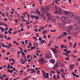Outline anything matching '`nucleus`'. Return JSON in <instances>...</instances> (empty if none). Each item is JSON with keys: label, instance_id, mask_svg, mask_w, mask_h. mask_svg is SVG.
<instances>
[{"label": "nucleus", "instance_id": "47", "mask_svg": "<svg viewBox=\"0 0 80 80\" xmlns=\"http://www.w3.org/2000/svg\"><path fill=\"white\" fill-rule=\"evenodd\" d=\"M35 15H31V17L32 18H35Z\"/></svg>", "mask_w": 80, "mask_h": 80}, {"label": "nucleus", "instance_id": "62", "mask_svg": "<svg viewBox=\"0 0 80 80\" xmlns=\"http://www.w3.org/2000/svg\"><path fill=\"white\" fill-rule=\"evenodd\" d=\"M54 78L55 79V80H57V78H56V75H54Z\"/></svg>", "mask_w": 80, "mask_h": 80}, {"label": "nucleus", "instance_id": "48", "mask_svg": "<svg viewBox=\"0 0 80 80\" xmlns=\"http://www.w3.org/2000/svg\"><path fill=\"white\" fill-rule=\"evenodd\" d=\"M15 23H18V20H17V19H15Z\"/></svg>", "mask_w": 80, "mask_h": 80}, {"label": "nucleus", "instance_id": "15", "mask_svg": "<svg viewBox=\"0 0 80 80\" xmlns=\"http://www.w3.org/2000/svg\"><path fill=\"white\" fill-rule=\"evenodd\" d=\"M0 30H1V31L3 32H4V28H2L0 26Z\"/></svg>", "mask_w": 80, "mask_h": 80}, {"label": "nucleus", "instance_id": "61", "mask_svg": "<svg viewBox=\"0 0 80 80\" xmlns=\"http://www.w3.org/2000/svg\"><path fill=\"white\" fill-rule=\"evenodd\" d=\"M42 38L40 37L39 38V41H41V40H42Z\"/></svg>", "mask_w": 80, "mask_h": 80}, {"label": "nucleus", "instance_id": "46", "mask_svg": "<svg viewBox=\"0 0 80 80\" xmlns=\"http://www.w3.org/2000/svg\"><path fill=\"white\" fill-rule=\"evenodd\" d=\"M34 31H35V32H38V29H34Z\"/></svg>", "mask_w": 80, "mask_h": 80}, {"label": "nucleus", "instance_id": "12", "mask_svg": "<svg viewBox=\"0 0 80 80\" xmlns=\"http://www.w3.org/2000/svg\"><path fill=\"white\" fill-rule=\"evenodd\" d=\"M36 13L38 15H40V12L38 11V9H37L36 10Z\"/></svg>", "mask_w": 80, "mask_h": 80}, {"label": "nucleus", "instance_id": "45", "mask_svg": "<svg viewBox=\"0 0 80 80\" xmlns=\"http://www.w3.org/2000/svg\"><path fill=\"white\" fill-rule=\"evenodd\" d=\"M61 37H62V35H60L59 36L58 38V39H60L61 38Z\"/></svg>", "mask_w": 80, "mask_h": 80}, {"label": "nucleus", "instance_id": "23", "mask_svg": "<svg viewBox=\"0 0 80 80\" xmlns=\"http://www.w3.org/2000/svg\"><path fill=\"white\" fill-rule=\"evenodd\" d=\"M58 12L59 14H60V15H61V14L62 13V12L60 10H59Z\"/></svg>", "mask_w": 80, "mask_h": 80}, {"label": "nucleus", "instance_id": "17", "mask_svg": "<svg viewBox=\"0 0 80 80\" xmlns=\"http://www.w3.org/2000/svg\"><path fill=\"white\" fill-rule=\"evenodd\" d=\"M62 77L64 79H65V74L64 73H62Z\"/></svg>", "mask_w": 80, "mask_h": 80}, {"label": "nucleus", "instance_id": "18", "mask_svg": "<svg viewBox=\"0 0 80 80\" xmlns=\"http://www.w3.org/2000/svg\"><path fill=\"white\" fill-rule=\"evenodd\" d=\"M46 33H47V30H44L42 32L43 35H45Z\"/></svg>", "mask_w": 80, "mask_h": 80}, {"label": "nucleus", "instance_id": "14", "mask_svg": "<svg viewBox=\"0 0 80 80\" xmlns=\"http://www.w3.org/2000/svg\"><path fill=\"white\" fill-rule=\"evenodd\" d=\"M56 21V20H55V19L54 18H52L51 19V21L52 22V23H53L54 22H55Z\"/></svg>", "mask_w": 80, "mask_h": 80}, {"label": "nucleus", "instance_id": "58", "mask_svg": "<svg viewBox=\"0 0 80 80\" xmlns=\"http://www.w3.org/2000/svg\"><path fill=\"white\" fill-rule=\"evenodd\" d=\"M20 30L21 32H23V30H24V29L23 28H22L20 29Z\"/></svg>", "mask_w": 80, "mask_h": 80}, {"label": "nucleus", "instance_id": "32", "mask_svg": "<svg viewBox=\"0 0 80 80\" xmlns=\"http://www.w3.org/2000/svg\"><path fill=\"white\" fill-rule=\"evenodd\" d=\"M2 25H3L4 26H6V27H7V26H8L7 24L3 23H2Z\"/></svg>", "mask_w": 80, "mask_h": 80}, {"label": "nucleus", "instance_id": "63", "mask_svg": "<svg viewBox=\"0 0 80 80\" xmlns=\"http://www.w3.org/2000/svg\"><path fill=\"white\" fill-rule=\"evenodd\" d=\"M25 34L26 35H29V34H30V32H27L26 33H25Z\"/></svg>", "mask_w": 80, "mask_h": 80}, {"label": "nucleus", "instance_id": "29", "mask_svg": "<svg viewBox=\"0 0 80 80\" xmlns=\"http://www.w3.org/2000/svg\"><path fill=\"white\" fill-rule=\"evenodd\" d=\"M40 71L38 70L37 71V73L38 74V75H40Z\"/></svg>", "mask_w": 80, "mask_h": 80}, {"label": "nucleus", "instance_id": "60", "mask_svg": "<svg viewBox=\"0 0 80 80\" xmlns=\"http://www.w3.org/2000/svg\"><path fill=\"white\" fill-rule=\"evenodd\" d=\"M74 26H75V27H76L78 26V25H77V24L76 23L74 25Z\"/></svg>", "mask_w": 80, "mask_h": 80}, {"label": "nucleus", "instance_id": "35", "mask_svg": "<svg viewBox=\"0 0 80 80\" xmlns=\"http://www.w3.org/2000/svg\"><path fill=\"white\" fill-rule=\"evenodd\" d=\"M74 36H76L77 35V32H75L73 33Z\"/></svg>", "mask_w": 80, "mask_h": 80}, {"label": "nucleus", "instance_id": "37", "mask_svg": "<svg viewBox=\"0 0 80 80\" xmlns=\"http://www.w3.org/2000/svg\"><path fill=\"white\" fill-rule=\"evenodd\" d=\"M56 32V30H51V32Z\"/></svg>", "mask_w": 80, "mask_h": 80}, {"label": "nucleus", "instance_id": "6", "mask_svg": "<svg viewBox=\"0 0 80 80\" xmlns=\"http://www.w3.org/2000/svg\"><path fill=\"white\" fill-rule=\"evenodd\" d=\"M61 19L62 20H63V21H65V20H67V18L65 16H62V17Z\"/></svg>", "mask_w": 80, "mask_h": 80}, {"label": "nucleus", "instance_id": "33", "mask_svg": "<svg viewBox=\"0 0 80 80\" xmlns=\"http://www.w3.org/2000/svg\"><path fill=\"white\" fill-rule=\"evenodd\" d=\"M40 15L42 18H43V17H44V16H45V15H44L43 14H41Z\"/></svg>", "mask_w": 80, "mask_h": 80}, {"label": "nucleus", "instance_id": "3", "mask_svg": "<svg viewBox=\"0 0 80 80\" xmlns=\"http://www.w3.org/2000/svg\"><path fill=\"white\" fill-rule=\"evenodd\" d=\"M43 75L44 76V77L45 78H49V74L48 73H46L45 75V72H43Z\"/></svg>", "mask_w": 80, "mask_h": 80}, {"label": "nucleus", "instance_id": "24", "mask_svg": "<svg viewBox=\"0 0 80 80\" xmlns=\"http://www.w3.org/2000/svg\"><path fill=\"white\" fill-rule=\"evenodd\" d=\"M47 12V11L46 9H45V8L43 9L42 12L43 13H46V12Z\"/></svg>", "mask_w": 80, "mask_h": 80}, {"label": "nucleus", "instance_id": "19", "mask_svg": "<svg viewBox=\"0 0 80 80\" xmlns=\"http://www.w3.org/2000/svg\"><path fill=\"white\" fill-rule=\"evenodd\" d=\"M64 35H67V32H63V34H62V35L63 37V36H64Z\"/></svg>", "mask_w": 80, "mask_h": 80}, {"label": "nucleus", "instance_id": "4", "mask_svg": "<svg viewBox=\"0 0 80 80\" xmlns=\"http://www.w3.org/2000/svg\"><path fill=\"white\" fill-rule=\"evenodd\" d=\"M57 67H58V62H56L54 66L53 67V70H55Z\"/></svg>", "mask_w": 80, "mask_h": 80}, {"label": "nucleus", "instance_id": "36", "mask_svg": "<svg viewBox=\"0 0 80 80\" xmlns=\"http://www.w3.org/2000/svg\"><path fill=\"white\" fill-rule=\"evenodd\" d=\"M77 43H74V45L73 48H75V47H76V45H77Z\"/></svg>", "mask_w": 80, "mask_h": 80}, {"label": "nucleus", "instance_id": "57", "mask_svg": "<svg viewBox=\"0 0 80 80\" xmlns=\"http://www.w3.org/2000/svg\"><path fill=\"white\" fill-rule=\"evenodd\" d=\"M27 12H26L24 13V14H22V15H23V16H25V14H27Z\"/></svg>", "mask_w": 80, "mask_h": 80}, {"label": "nucleus", "instance_id": "31", "mask_svg": "<svg viewBox=\"0 0 80 80\" xmlns=\"http://www.w3.org/2000/svg\"><path fill=\"white\" fill-rule=\"evenodd\" d=\"M67 18H72V16H70V15H69L68 16Z\"/></svg>", "mask_w": 80, "mask_h": 80}, {"label": "nucleus", "instance_id": "10", "mask_svg": "<svg viewBox=\"0 0 80 80\" xmlns=\"http://www.w3.org/2000/svg\"><path fill=\"white\" fill-rule=\"evenodd\" d=\"M64 13L65 15H68V14L70 13V12L68 11H64Z\"/></svg>", "mask_w": 80, "mask_h": 80}, {"label": "nucleus", "instance_id": "64", "mask_svg": "<svg viewBox=\"0 0 80 80\" xmlns=\"http://www.w3.org/2000/svg\"><path fill=\"white\" fill-rule=\"evenodd\" d=\"M63 23H64V24H65V25H66V24H67V22H66V21H63Z\"/></svg>", "mask_w": 80, "mask_h": 80}, {"label": "nucleus", "instance_id": "41", "mask_svg": "<svg viewBox=\"0 0 80 80\" xmlns=\"http://www.w3.org/2000/svg\"><path fill=\"white\" fill-rule=\"evenodd\" d=\"M10 65L8 64V67H7V68H8V69H10Z\"/></svg>", "mask_w": 80, "mask_h": 80}, {"label": "nucleus", "instance_id": "7", "mask_svg": "<svg viewBox=\"0 0 80 80\" xmlns=\"http://www.w3.org/2000/svg\"><path fill=\"white\" fill-rule=\"evenodd\" d=\"M32 77V76L30 75L26 78H25L23 80H29L28 79V78H30Z\"/></svg>", "mask_w": 80, "mask_h": 80}, {"label": "nucleus", "instance_id": "20", "mask_svg": "<svg viewBox=\"0 0 80 80\" xmlns=\"http://www.w3.org/2000/svg\"><path fill=\"white\" fill-rule=\"evenodd\" d=\"M44 10H46L47 11H48L49 10V8L47 7L44 8Z\"/></svg>", "mask_w": 80, "mask_h": 80}, {"label": "nucleus", "instance_id": "50", "mask_svg": "<svg viewBox=\"0 0 80 80\" xmlns=\"http://www.w3.org/2000/svg\"><path fill=\"white\" fill-rule=\"evenodd\" d=\"M61 47L62 48H64V45L63 44H62L61 46Z\"/></svg>", "mask_w": 80, "mask_h": 80}, {"label": "nucleus", "instance_id": "43", "mask_svg": "<svg viewBox=\"0 0 80 80\" xmlns=\"http://www.w3.org/2000/svg\"><path fill=\"white\" fill-rule=\"evenodd\" d=\"M40 28L41 29H45V28L43 26H42V27H40Z\"/></svg>", "mask_w": 80, "mask_h": 80}, {"label": "nucleus", "instance_id": "55", "mask_svg": "<svg viewBox=\"0 0 80 80\" xmlns=\"http://www.w3.org/2000/svg\"><path fill=\"white\" fill-rule=\"evenodd\" d=\"M50 72L51 73H52L55 74V71H51Z\"/></svg>", "mask_w": 80, "mask_h": 80}, {"label": "nucleus", "instance_id": "2", "mask_svg": "<svg viewBox=\"0 0 80 80\" xmlns=\"http://www.w3.org/2000/svg\"><path fill=\"white\" fill-rule=\"evenodd\" d=\"M40 62L41 64H42L43 65H44L45 63V62H46V61L43 58H42L39 59V62Z\"/></svg>", "mask_w": 80, "mask_h": 80}, {"label": "nucleus", "instance_id": "13", "mask_svg": "<svg viewBox=\"0 0 80 80\" xmlns=\"http://www.w3.org/2000/svg\"><path fill=\"white\" fill-rule=\"evenodd\" d=\"M41 43L42 44H43L44 43H46V41H45V40L43 41V40H42L41 42Z\"/></svg>", "mask_w": 80, "mask_h": 80}, {"label": "nucleus", "instance_id": "27", "mask_svg": "<svg viewBox=\"0 0 80 80\" xmlns=\"http://www.w3.org/2000/svg\"><path fill=\"white\" fill-rule=\"evenodd\" d=\"M11 52H15V50L14 48H12L11 50Z\"/></svg>", "mask_w": 80, "mask_h": 80}, {"label": "nucleus", "instance_id": "30", "mask_svg": "<svg viewBox=\"0 0 80 80\" xmlns=\"http://www.w3.org/2000/svg\"><path fill=\"white\" fill-rule=\"evenodd\" d=\"M54 12L56 14H57V13H58V11L57 10V8L56 9L55 11Z\"/></svg>", "mask_w": 80, "mask_h": 80}, {"label": "nucleus", "instance_id": "11", "mask_svg": "<svg viewBox=\"0 0 80 80\" xmlns=\"http://www.w3.org/2000/svg\"><path fill=\"white\" fill-rule=\"evenodd\" d=\"M59 64L60 67H63V66H64V64H62L61 63V62H59Z\"/></svg>", "mask_w": 80, "mask_h": 80}, {"label": "nucleus", "instance_id": "28", "mask_svg": "<svg viewBox=\"0 0 80 80\" xmlns=\"http://www.w3.org/2000/svg\"><path fill=\"white\" fill-rule=\"evenodd\" d=\"M67 22L68 23H70V22H71V20L70 19H68L67 20Z\"/></svg>", "mask_w": 80, "mask_h": 80}, {"label": "nucleus", "instance_id": "9", "mask_svg": "<svg viewBox=\"0 0 80 80\" xmlns=\"http://www.w3.org/2000/svg\"><path fill=\"white\" fill-rule=\"evenodd\" d=\"M51 63H55V60L54 59H51L50 60Z\"/></svg>", "mask_w": 80, "mask_h": 80}, {"label": "nucleus", "instance_id": "38", "mask_svg": "<svg viewBox=\"0 0 80 80\" xmlns=\"http://www.w3.org/2000/svg\"><path fill=\"white\" fill-rule=\"evenodd\" d=\"M33 49H35V47H33V46H32L31 47V50H33Z\"/></svg>", "mask_w": 80, "mask_h": 80}, {"label": "nucleus", "instance_id": "40", "mask_svg": "<svg viewBox=\"0 0 80 80\" xmlns=\"http://www.w3.org/2000/svg\"><path fill=\"white\" fill-rule=\"evenodd\" d=\"M72 15L73 18H75V15L73 14H72Z\"/></svg>", "mask_w": 80, "mask_h": 80}, {"label": "nucleus", "instance_id": "51", "mask_svg": "<svg viewBox=\"0 0 80 80\" xmlns=\"http://www.w3.org/2000/svg\"><path fill=\"white\" fill-rule=\"evenodd\" d=\"M31 13H33V14H34V13H35V12H34V11H31Z\"/></svg>", "mask_w": 80, "mask_h": 80}, {"label": "nucleus", "instance_id": "16", "mask_svg": "<svg viewBox=\"0 0 80 80\" xmlns=\"http://www.w3.org/2000/svg\"><path fill=\"white\" fill-rule=\"evenodd\" d=\"M63 72H64V69H63L62 68L60 69V72H61V73H63Z\"/></svg>", "mask_w": 80, "mask_h": 80}, {"label": "nucleus", "instance_id": "1", "mask_svg": "<svg viewBox=\"0 0 80 80\" xmlns=\"http://www.w3.org/2000/svg\"><path fill=\"white\" fill-rule=\"evenodd\" d=\"M57 25L59 27H60V28L62 30H65V28L64 26V24L62 22H58L57 23Z\"/></svg>", "mask_w": 80, "mask_h": 80}, {"label": "nucleus", "instance_id": "22", "mask_svg": "<svg viewBox=\"0 0 80 80\" xmlns=\"http://www.w3.org/2000/svg\"><path fill=\"white\" fill-rule=\"evenodd\" d=\"M45 58H46L48 59L49 58H50V57H49V56L47 54L45 56Z\"/></svg>", "mask_w": 80, "mask_h": 80}, {"label": "nucleus", "instance_id": "8", "mask_svg": "<svg viewBox=\"0 0 80 80\" xmlns=\"http://www.w3.org/2000/svg\"><path fill=\"white\" fill-rule=\"evenodd\" d=\"M72 29H73V26L72 25L69 26L68 28V30H69V31H70L72 30Z\"/></svg>", "mask_w": 80, "mask_h": 80}, {"label": "nucleus", "instance_id": "34", "mask_svg": "<svg viewBox=\"0 0 80 80\" xmlns=\"http://www.w3.org/2000/svg\"><path fill=\"white\" fill-rule=\"evenodd\" d=\"M0 38H3V36L2 34L0 35Z\"/></svg>", "mask_w": 80, "mask_h": 80}, {"label": "nucleus", "instance_id": "5", "mask_svg": "<svg viewBox=\"0 0 80 80\" xmlns=\"http://www.w3.org/2000/svg\"><path fill=\"white\" fill-rule=\"evenodd\" d=\"M51 50L54 53H57L58 52V50L55 49V48H51Z\"/></svg>", "mask_w": 80, "mask_h": 80}, {"label": "nucleus", "instance_id": "44", "mask_svg": "<svg viewBox=\"0 0 80 80\" xmlns=\"http://www.w3.org/2000/svg\"><path fill=\"white\" fill-rule=\"evenodd\" d=\"M3 77L4 78H5L6 77V74H3L2 75Z\"/></svg>", "mask_w": 80, "mask_h": 80}, {"label": "nucleus", "instance_id": "49", "mask_svg": "<svg viewBox=\"0 0 80 80\" xmlns=\"http://www.w3.org/2000/svg\"><path fill=\"white\" fill-rule=\"evenodd\" d=\"M72 74L73 75V76H75V75H76V74L74 73V72H72Z\"/></svg>", "mask_w": 80, "mask_h": 80}, {"label": "nucleus", "instance_id": "42", "mask_svg": "<svg viewBox=\"0 0 80 80\" xmlns=\"http://www.w3.org/2000/svg\"><path fill=\"white\" fill-rule=\"evenodd\" d=\"M7 40H11V38L9 37L8 38H7Z\"/></svg>", "mask_w": 80, "mask_h": 80}, {"label": "nucleus", "instance_id": "21", "mask_svg": "<svg viewBox=\"0 0 80 80\" xmlns=\"http://www.w3.org/2000/svg\"><path fill=\"white\" fill-rule=\"evenodd\" d=\"M76 30H80V26H78L76 28Z\"/></svg>", "mask_w": 80, "mask_h": 80}, {"label": "nucleus", "instance_id": "25", "mask_svg": "<svg viewBox=\"0 0 80 80\" xmlns=\"http://www.w3.org/2000/svg\"><path fill=\"white\" fill-rule=\"evenodd\" d=\"M34 18H35V20L39 19V18L38 17H37L36 16H35L34 17Z\"/></svg>", "mask_w": 80, "mask_h": 80}, {"label": "nucleus", "instance_id": "53", "mask_svg": "<svg viewBox=\"0 0 80 80\" xmlns=\"http://www.w3.org/2000/svg\"><path fill=\"white\" fill-rule=\"evenodd\" d=\"M30 55H28L27 56V58L28 59V58H30Z\"/></svg>", "mask_w": 80, "mask_h": 80}, {"label": "nucleus", "instance_id": "59", "mask_svg": "<svg viewBox=\"0 0 80 80\" xmlns=\"http://www.w3.org/2000/svg\"><path fill=\"white\" fill-rule=\"evenodd\" d=\"M8 19L7 18H5L4 20L3 21H7Z\"/></svg>", "mask_w": 80, "mask_h": 80}, {"label": "nucleus", "instance_id": "52", "mask_svg": "<svg viewBox=\"0 0 80 80\" xmlns=\"http://www.w3.org/2000/svg\"><path fill=\"white\" fill-rule=\"evenodd\" d=\"M4 59H5V60H8V57L5 58Z\"/></svg>", "mask_w": 80, "mask_h": 80}, {"label": "nucleus", "instance_id": "39", "mask_svg": "<svg viewBox=\"0 0 80 80\" xmlns=\"http://www.w3.org/2000/svg\"><path fill=\"white\" fill-rule=\"evenodd\" d=\"M17 32H18V31H15L13 33V34H15L17 33Z\"/></svg>", "mask_w": 80, "mask_h": 80}, {"label": "nucleus", "instance_id": "54", "mask_svg": "<svg viewBox=\"0 0 80 80\" xmlns=\"http://www.w3.org/2000/svg\"><path fill=\"white\" fill-rule=\"evenodd\" d=\"M18 55H20V51H18Z\"/></svg>", "mask_w": 80, "mask_h": 80}, {"label": "nucleus", "instance_id": "26", "mask_svg": "<svg viewBox=\"0 0 80 80\" xmlns=\"http://www.w3.org/2000/svg\"><path fill=\"white\" fill-rule=\"evenodd\" d=\"M8 12H6L5 13V15H6V16H8V17H9V16L8 15Z\"/></svg>", "mask_w": 80, "mask_h": 80}, {"label": "nucleus", "instance_id": "56", "mask_svg": "<svg viewBox=\"0 0 80 80\" xmlns=\"http://www.w3.org/2000/svg\"><path fill=\"white\" fill-rule=\"evenodd\" d=\"M22 54V55H25V54L24 53V52H22V53H21Z\"/></svg>", "mask_w": 80, "mask_h": 80}]
</instances>
